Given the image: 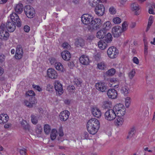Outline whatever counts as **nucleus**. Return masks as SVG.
<instances>
[{"label": "nucleus", "mask_w": 155, "mask_h": 155, "mask_svg": "<svg viewBox=\"0 0 155 155\" xmlns=\"http://www.w3.org/2000/svg\"><path fill=\"white\" fill-rule=\"evenodd\" d=\"M122 117L116 115V119L115 121L118 125H121L123 123L124 119Z\"/></svg>", "instance_id": "27"}, {"label": "nucleus", "mask_w": 155, "mask_h": 155, "mask_svg": "<svg viewBox=\"0 0 155 155\" xmlns=\"http://www.w3.org/2000/svg\"><path fill=\"white\" fill-rule=\"evenodd\" d=\"M128 24L126 21H124L122 24V28H121L122 31H126L127 29Z\"/></svg>", "instance_id": "41"}, {"label": "nucleus", "mask_w": 155, "mask_h": 155, "mask_svg": "<svg viewBox=\"0 0 155 155\" xmlns=\"http://www.w3.org/2000/svg\"><path fill=\"white\" fill-rule=\"evenodd\" d=\"M57 134L58 132L55 129L52 130L50 134V137L51 140H54L56 138Z\"/></svg>", "instance_id": "36"}, {"label": "nucleus", "mask_w": 155, "mask_h": 155, "mask_svg": "<svg viewBox=\"0 0 155 155\" xmlns=\"http://www.w3.org/2000/svg\"><path fill=\"white\" fill-rule=\"evenodd\" d=\"M113 21L114 23L118 24L121 23V20L119 17H116L113 18Z\"/></svg>", "instance_id": "44"}, {"label": "nucleus", "mask_w": 155, "mask_h": 155, "mask_svg": "<svg viewBox=\"0 0 155 155\" xmlns=\"http://www.w3.org/2000/svg\"><path fill=\"white\" fill-rule=\"evenodd\" d=\"M130 97H127L125 101V106L126 107H128L130 105Z\"/></svg>", "instance_id": "46"}, {"label": "nucleus", "mask_w": 155, "mask_h": 155, "mask_svg": "<svg viewBox=\"0 0 155 155\" xmlns=\"http://www.w3.org/2000/svg\"><path fill=\"white\" fill-rule=\"evenodd\" d=\"M23 8V6L22 4L21 3H18L16 5L15 7V11L18 14H20L22 12Z\"/></svg>", "instance_id": "24"}, {"label": "nucleus", "mask_w": 155, "mask_h": 155, "mask_svg": "<svg viewBox=\"0 0 155 155\" xmlns=\"http://www.w3.org/2000/svg\"><path fill=\"white\" fill-rule=\"evenodd\" d=\"M75 45L78 47H82L84 45V40L81 38H79L76 40L75 42Z\"/></svg>", "instance_id": "26"}, {"label": "nucleus", "mask_w": 155, "mask_h": 155, "mask_svg": "<svg viewBox=\"0 0 155 155\" xmlns=\"http://www.w3.org/2000/svg\"><path fill=\"white\" fill-rule=\"evenodd\" d=\"M50 62L51 64H54L55 65V64L56 63H57L56 60L54 58H51L49 59Z\"/></svg>", "instance_id": "50"}, {"label": "nucleus", "mask_w": 155, "mask_h": 155, "mask_svg": "<svg viewBox=\"0 0 155 155\" xmlns=\"http://www.w3.org/2000/svg\"><path fill=\"white\" fill-rule=\"evenodd\" d=\"M44 130L46 134H49L51 131V128L49 125L48 124L45 125L44 127Z\"/></svg>", "instance_id": "39"}, {"label": "nucleus", "mask_w": 155, "mask_h": 155, "mask_svg": "<svg viewBox=\"0 0 155 155\" xmlns=\"http://www.w3.org/2000/svg\"><path fill=\"white\" fill-rule=\"evenodd\" d=\"M131 10L133 11H135V13L136 15L139 14V10L140 8L139 5L136 3H134L131 4Z\"/></svg>", "instance_id": "25"}, {"label": "nucleus", "mask_w": 155, "mask_h": 155, "mask_svg": "<svg viewBox=\"0 0 155 155\" xmlns=\"http://www.w3.org/2000/svg\"><path fill=\"white\" fill-rule=\"evenodd\" d=\"M68 66L70 68H72L74 65V63L73 62H69L68 64Z\"/></svg>", "instance_id": "61"}, {"label": "nucleus", "mask_w": 155, "mask_h": 155, "mask_svg": "<svg viewBox=\"0 0 155 155\" xmlns=\"http://www.w3.org/2000/svg\"><path fill=\"white\" fill-rule=\"evenodd\" d=\"M54 66L57 70L61 72L64 71L63 65L61 63L57 62V63H55Z\"/></svg>", "instance_id": "33"}, {"label": "nucleus", "mask_w": 155, "mask_h": 155, "mask_svg": "<svg viewBox=\"0 0 155 155\" xmlns=\"http://www.w3.org/2000/svg\"><path fill=\"white\" fill-rule=\"evenodd\" d=\"M5 57L2 54H0V62H2L5 59Z\"/></svg>", "instance_id": "58"}, {"label": "nucleus", "mask_w": 155, "mask_h": 155, "mask_svg": "<svg viewBox=\"0 0 155 155\" xmlns=\"http://www.w3.org/2000/svg\"><path fill=\"white\" fill-rule=\"evenodd\" d=\"M87 127L88 132L91 134H95L98 131L99 128L92 127L87 125Z\"/></svg>", "instance_id": "22"}, {"label": "nucleus", "mask_w": 155, "mask_h": 155, "mask_svg": "<svg viewBox=\"0 0 155 155\" xmlns=\"http://www.w3.org/2000/svg\"><path fill=\"white\" fill-rule=\"evenodd\" d=\"M24 29L25 32H28L30 30V28L28 25H26L24 26Z\"/></svg>", "instance_id": "56"}, {"label": "nucleus", "mask_w": 155, "mask_h": 155, "mask_svg": "<svg viewBox=\"0 0 155 155\" xmlns=\"http://www.w3.org/2000/svg\"><path fill=\"white\" fill-rule=\"evenodd\" d=\"M62 47L64 48L68 49L70 48V45L67 42H64L62 44Z\"/></svg>", "instance_id": "54"}, {"label": "nucleus", "mask_w": 155, "mask_h": 155, "mask_svg": "<svg viewBox=\"0 0 155 155\" xmlns=\"http://www.w3.org/2000/svg\"><path fill=\"white\" fill-rule=\"evenodd\" d=\"M83 135L85 139H87L88 138L89 134L87 132H85Z\"/></svg>", "instance_id": "62"}, {"label": "nucleus", "mask_w": 155, "mask_h": 155, "mask_svg": "<svg viewBox=\"0 0 155 155\" xmlns=\"http://www.w3.org/2000/svg\"><path fill=\"white\" fill-rule=\"evenodd\" d=\"M98 45L99 47L102 50L105 49L107 46V44L102 41H100L98 42Z\"/></svg>", "instance_id": "35"}, {"label": "nucleus", "mask_w": 155, "mask_h": 155, "mask_svg": "<svg viewBox=\"0 0 155 155\" xmlns=\"http://www.w3.org/2000/svg\"><path fill=\"white\" fill-rule=\"evenodd\" d=\"M70 112L67 110L61 112L59 115L60 120L62 121H65L68 118Z\"/></svg>", "instance_id": "13"}, {"label": "nucleus", "mask_w": 155, "mask_h": 155, "mask_svg": "<svg viewBox=\"0 0 155 155\" xmlns=\"http://www.w3.org/2000/svg\"><path fill=\"white\" fill-rule=\"evenodd\" d=\"M122 32L123 31L121 28L119 26H115L112 29V32L114 36L115 37H119Z\"/></svg>", "instance_id": "12"}, {"label": "nucleus", "mask_w": 155, "mask_h": 155, "mask_svg": "<svg viewBox=\"0 0 155 155\" xmlns=\"http://www.w3.org/2000/svg\"><path fill=\"white\" fill-rule=\"evenodd\" d=\"M93 115L95 117L99 118L101 116V112L100 109L97 108H93L92 110Z\"/></svg>", "instance_id": "23"}, {"label": "nucleus", "mask_w": 155, "mask_h": 155, "mask_svg": "<svg viewBox=\"0 0 155 155\" xmlns=\"http://www.w3.org/2000/svg\"><path fill=\"white\" fill-rule=\"evenodd\" d=\"M15 24L13 22L8 21L6 23V26L8 30L10 32L14 31L16 28Z\"/></svg>", "instance_id": "14"}, {"label": "nucleus", "mask_w": 155, "mask_h": 155, "mask_svg": "<svg viewBox=\"0 0 155 155\" xmlns=\"http://www.w3.org/2000/svg\"><path fill=\"white\" fill-rule=\"evenodd\" d=\"M9 117L6 114H2L0 115V124H3L6 123L8 120Z\"/></svg>", "instance_id": "21"}, {"label": "nucleus", "mask_w": 155, "mask_h": 155, "mask_svg": "<svg viewBox=\"0 0 155 155\" xmlns=\"http://www.w3.org/2000/svg\"><path fill=\"white\" fill-rule=\"evenodd\" d=\"M93 19L92 15L87 14H83L81 17V21L84 24L89 25L87 26V28L91 31L99 28L101 25V20L100 19Z\"/></svg>", "instance_id": "1"}, {"label": "nucleus", "mask_w": 155, "mask_h": 155, "mask_svg": "<svg viewBox=\"0 0 155 155\" xmlns=\"http://www.w3.org/2000/svg\"><path fill=\"white\" fill-rule=\"evenodd\" d=\"M104 40L107 43H110L112 40V37L110 33H108L104 36Z\"/></svg>", "instance_id": "31"}, {"label": "nucleus", "mask_w": 155, "mask_h": 155, "mask_svg": "<svg viewBox=\"0 0 155 155\" xmlns=\"http://www.w3.org/2000/svg\"><path fill=\"white\" fill-rule=\"evenodd\" d=\"M98 68L101 70H104L107 68V65L104 62H102L98 63L97 64Z\"/></svg>", "instance_id": "34"}, {"label": "nucleus", "mask_w": 155, "mask_h": 155, "mask_svg": "<svg viewBox=\"0 0 155 155\" xmlns=\"http://www.w3.org/2000/svg\"><path fill=\"white\" fill-rule=\"evenodd\" d=\"M61 56L64 60L68 61L71 58V55L70 52L67 51H63L61 53Z\"/></svg>", "instance_id": "20"}, {"label": "nucleus", "mask_w": 155, "mask_h": 155, "mask_svg": "<svg viewBox=\"0 0 155 155\" xmlns=\"http://www.w3.org/2000/svg\"><path fill=\"white\" fill-rule=\"evenodd\" d=\"M9 36V33L6 31H0V39L2 40L5 41L7 40Z\"/></svg>", "instance_id": "18"}, {"label": "nucleus", "mask_w": 155, "mask_h": 155, "mask_svg": "<svg viewBox=\"0 0 155 155\" xmlns=\"http://www.w3.org/2000/svg\"><path fill=\"white\" fill-rule=\"evenodd\" d=\"M129 89L127 86H125L124 87H122L121 89V91L124 95H126L128 94L129 93Z\"/></svg>", "instance_id": "38"}, {"label": "nucleus", "mask_w": 155, "mask_h": 155, "mask_svg": "<svg viewBox=\"0 0 155 155\" xmlns=\"http://www.w3.org/2000/svg\"><path fill=\"white\" fill-rule=\"evenodd\" d=\"M95 87L99 91L104 92L106 90L107 88L104 82H100L96 84Z\"/></svg>", "instance_id": "15"}, {"label": "nucleus", "mask_w": 155, "mask_h": 155, "mask_svg": "<svg viewBox=\"0 0 155 155\" xmlns=\"http://www.w3.org/2000/svg\"><path fill=\"white\" fill-rule=\"evenodd\" d=\"M52 86L51 85L48 84L46 87V90L49 92H51L52 91Z\"/></svg>", "instance_id": "55"}, {"label": "nucleus", "mask_w": 155, "mask_h": 155, "mask_svg": "<svg viewBox=\"0 0 155 155\" xmlns=\"http://www.w3.org/2000/svg\"><path fill=\"white\" fill-rule=\"evenodd\" d=\"M109 11L110 13L112 15L115 14L116 12V9L113 6L110 8L109 9Z\"/></svg>", "instance_id": "47"}, {"label": "nucleus", "mask_w": 155, "mask_h": 155, "mask_svg": "<svg viewBox=\"0 0 155 155\" xmlns=\"http://www.w3.org/2000/svg\"><path fill=\"white\" fill-rule=\"evenodd\" d=\"M106 35L105 30H100L97 32L96 34L97 37L99 39L103 38Z\"/></svg>", "instance_id": "28"}, {"label": "nucleus", "mask_w": 155, "mask_h": 155, "mask_svg": "<svg viewBox=\"0 0 155 155\" xmlns=\"http://www.w3.org/2000/svg\"><path fill=\"white\" fill-rule=\"evenodd\" d=\"M111 23L109 21H107L105 22L104 25V28L106 30L109 29L111 27Z\"/></svg>", "instance_id": "45"}, {"label": "nucleus", "mask_w": 155, "mask_h": 155, "mask_svg": "<svg viewBox=\"0 0 155 155\" xmlns=\"http://www.w3.org/2000/svg\"><path fill=\"white\" fill-rule=\"evenodd\" d=\"M55 89L59 95L62 94L63 92V87L62 84L58 81H56L54 83Z\"/></svg>", "instance_id": "9"}, {"label": "nucleus", "mask_w": 155, "mask_h": 155, "mask_svg": "<svg viewBox=\"0 0 155 155\" xmlns=\"http://www.w3.org/2000/svg\"><path fill=\"white\" fill-rule=\"evenodd\" d=\"M58 134L59 136L61 137H62L64 135L63 131L61 130H59Z\"/></svg>", "instance_id": "64"}, {"label": "nucleus", "mask_w": 155, "mask_h": 155, "mask_svg": "<svg viewBox=\"0 0 155 155\" xmlns=\"http://www.w3.org/2000/svg\"><path fill=\"white\" fill-rule=\"evenodd\" d=\"M95 9L96 14L99 16H102L104 15L105 12V8L103 4H98Z\"/></svg>", "instance_id": "7"}, {"label": "nucleus", "mask_w": 155, "mask_h": 155, "mask_svg": "<svg viewBox=\"0 0 155 155\" xmlns=\"http://www.w3.org/2000/svg\"><path fill=\"white\" fill-rule=\"evenodd\" d=\"M107 54L110 58H115L118 54V51L116 47L113 46L111 47L108 49Z\"/></svg>", "instance_id": "6"}, {"label": "nucleus", "mask_w": 155, "mask_h": 155, "mask_svg": "<svg viewBox=\"0 0 155 155\" xmlns=\"http://www.w3.org/2000/svg\"><path fill=\"white\" fill-rule=\"evenodd\" d=\"M74 82V84L76 85L77 86L80 87L81 86L82 81L81 80L78 79H75Z\"/></svg>", "instance_id": "42"}, {"label": "nucleus", "mask_w": 155, "mask_h": 155, "mask_svg": "<svg viewBox=\"0 0 155 155\" xmlns=\"http://www.w3.org/2000/svg\"><path fill=\"white\" fill-rule=\"evenodd\" d=\"M87 125L99 128L100 122L97 119L92 118L88 121Z\"/></svg>", "instance_id": "11"}, {"label": "nucleus", "mask_w": 155, "mask_h": 155, "mask_svg": "<svg viewBox=\"0 0 155 155\" xmlns=\"http://www.w3.org/2000/svg\"><path fill=\"white\" fill-rule=\"evenodd\" d=\"M108 97L111 99L116 98L117 96V93L114 89H110L108 90L107 92Z\"/></svg>", "instance_id": "17"}, {"label": "nucleus", "mask_w": 155, "mask_h": 155, "mask_svg": "<svg viewBox=\"0 0 155 155\" xmlns=\"http://www.w3.org/2000/svg\"><path fill=\"white\" fill-rule=\"evenodd\" d=\"M21 125L22 127L25 130H29V125L28 124H23V123L21 124Z\"/></svg>", "instance_id": "49"}, {"label": "nucleus", "mask_w": 155, "mask_h": 155, "mask_svg": "<svg viewBox=\"0 0 155 155\" xmlns=\"http://www.w3.org/2000/svg\"><path fill=\"white\" fill-rule=\"evenodd\" d=\"M26 150L25 148L21 149L20 150V153L22 155H26Z\"/></svg>", "instance_id": "53"}, {"label": "nucleus", "mask_w": 155, "mask_h": 155, "mask_svg": "<svg viewBox=\"0 0 155 155\" xmlns=\"http://www.w3.org/2000/svg\"><path fill=\"white\" fill-rule=\"evenodd\" d=\"M114 81V84H115V83L116 84L117 82V84H114V85H113V87H114V89H116L118 87L119 85L118 82H117V81Z\"/></svg>", "instance_id": "60"}, {"label": "nucleus", "mask_w": 155, "mask_h": 155, "mask_svg": "<svg viewBox=\"0 0 155 155\" xmlns=\"http://www.w3.org/2000/svg\"><path fill=\"white\" fill-rule=\"evenodd\" d=\"M33 87L39 91H41L42 90V88L38 85H33Z\"/></svg>", "instance_id": "52"}, {"label": "nucleus", "mask_w": 155, "mask_h": 155, "mask_svg": "<svg viewBox=\"0 0 155 155\" xmlns=\"http://www.w3.org/2000/svg\"><path fill=\"white\" fill-rule=\"evenodd\" d=\"M48 76L52 79H56L58 76V74L56 71L52 68H49L47 71Z\"/></svg>", "instance_id": "10"}, {"label": "nucleus", "mask_w": 155, "mask_h": 155, "mask_svg": "<svg viewBox=\"0 0 155 155\" xmlns=\"http://www.w3.org/2000/svg\"><path fill=\"white\" fill-rule=\"evenodd\" d=\"M31 120L32 123L34 124H36L38 122V117L36 114H32L31 116Z\"/></svg>", "instance_id": "29"}, {"label": "nucleus", "mask_w": 155, "mask_h": 155, "mask_svg": "<svg viewBox=\"0 0 155 155\" xmlns=\"http://www.w3.org/2000/svg\"><path fill=\"white\" fill-rule=\"evenodd\" d=\"M26 96H29L32 97L35 95V94L33 91H29L26 92Z\"/></svg>", "instance_id": "48"}, {"label": "nucleus", "mask_w": 155, "mask_h": 155, "mask_svg": "<svg viewBox=\"0 0 155 155\" xmlns=\"http://www.w3.org/2000/svg\"><path fill=\"white\" fill-rule=\"evenodd\" d=\"M23 51L22 48L20 46L17 47L15 57L16 59H21L23 56Z\"/></svg>", "instance_id": "16"}, {"label": "nucleus", "mask_w": 155, "mask_h": 155, "mask_svg": "<svg viewBox=\"0 0 155 155\" xmlns=\"http://www.w3.org/2000/svg\"><path fill=\"white\" fill-rule=\"evenodd\" d=\"M24 11L25 14L28 18H33L35 16V12L34 9L30 5L25 6Z\"/></svg>", "instance_id": "4"}, {"label": "nucleus", "mask_w": 155, "mask_h": 155, "mask_svg": "<svg viewBox=\"0 0 155 155\" xmlns=\"http://www.w3.org/2000/svg\"><path fill=\"white\" fill-rule=\"evenodd\" d=\"M133 61L136 64H138L139 63V60L137 57H134L133 59Z\"/></svg>", "instance_id": "57"}, {"label": "nucleus", "mask_w": 155, "mask_h": 155, "mask_svg": "<svg viewBox=\"0 0 155 155\" xmlns=\"http://www.w3.org/2000/svg\"><path fill=\"white\" fill-rule=\"evenodd\" d=\"M135 71L134 69H132L128 74V76L129 78L132 79L135 74Z\"/></svg>", "instance_id": "43"}, {"label": "nucleus", "mask_w": 155, "mask_h": 155, "mask_svg": "<svg viewBox=\"0 0 155 155\" xmlns=\"http://www.w3.org/2000/svg\"><path fill=\"white\" fill-rule=\"evenodd\" d=\"M94 37L92 35H90L87 37V40L89 42H90L94 39Z\"/></svg>", "instance_id": "59"}, {"label": "nucleus", "mask_w": 155, "mask_h": 155, "mask_svg": "<svg viewBox=\"0 0 155 155\" xmlns=\"http://www.w3.org/2000/svg\"><path fill=\"white\" fill-rule=\"evenodd\" d=\"M9 17L11 21L14 22L18 27L21 26V23L18 15L15 12H12L10 14Z\"/></svg>", "instance_id": "5"}, {"label": "nucleus", "mask_w": 155, "mask_h": 155, "mask_svg": "<svg viewBox=\"0 0 155 155\" xmlns=\"http://www.w3.org/2000/svg\"><path fill=\"white\" fill-rule=\"evenodd\" d=\"M115 72V70L114 68H112L109 70L107 72V74L109 76H112L114 74Z\"/></svg>", "instance_id": "40"}, {"label": "nucleus", "mask_w": 155, "mask_h": 155, "mask_svg": "<svg viewBox=\"0 0 155 155\" xmlns=\"http://www.w3.org/2000/svg\"><path fill=\"white\" fill-rule=\"evenodd\" d=\"M112 106L111 103L109 101H106L103 102L102 107L104 109H108Z\"/></svg>", "instance_id": "30"}, {"label": "nucleus", "mask_w": 155, "mask_h": 155, "mask_svg": "<svg viewBox=\"0 0 155 155\" xmlns=\"http://www.w3.org/2000/svg\"><path fill=\"white\" fill-rule=\"evenodd\" d=\"M116 114L119 116H123L126 113V109L124 105L121 104H116L113 107Z\"/></svg>", "instance_id": "2"}, {"label": "nucleus", "mask_w": 155, "mask_h": 155, "mask_svg": "<svg viewBox=\"0 0 155 155\" xmlns=\"http://www.w3.org/2000/svg\"><path fill=\"white\" fill-rule=\"evenodd\" d=\"M135 133V129L134 127H133L131 128L130 131L129 132L128 136L127 137V138H131L134 134Z\"/></svg>", "instance_id": "37"}, {"label": "nucleus", "mask_w": 155, "mask_h": 155, "mask_svg": "<svg viewBox=\"0 0 155 155\" xmlns=\"http://www.w3.org/2000/svg\"><path fill=\"white\" fill-rule=\"evenodd\" d=\"M79 61L83 65H87L90 62L88 57L86 55H82L79 58Z\"/></svg>", "instance_id": "19"}, {"label": "nucleus", "mask_w": 155, "mask_h": 155, "mask_svg": "<svg viewBox=\"0 0 155 155\" xmlns=\"http://www.w3.org/2000/svg\"><path fill=\"white\" fill-rule=\"evenodd\" d=\"M6 25H5L4 24H2L0 26V28L1 30H3V31H5L4 30L5 27Z\"/></svg>", "instance_id": "63"}, {"label": "nucleus", "mask_w": 155, "mask_h": 155, "mask_svg": "<svg viewBox=\"0 0 155 155\" xmlns=\"http://www.w3.org/2000/svg\"><path fill=\"white\" fill-rule=\"evenodd\" d=\"M153 17L152 16H150L149 18V21L148 24L151 25L152 24L153 22Z\"/></svg>", "instance_id": "51"}, {"label": "nucleus", "mask_w": 155, "mask_h": 155, "mask_svg": "<svg viewBox=\"0 0 155 155\" xmlns=\"http://www.w3.org/2000/svg\"><path fill=\"white\" fill-rule=\"evenodd\" d=\"M100 2V0H89V2L91 6L94 7L99 4Z\"/></svg>", "instance_id": "32"}, {"label": "nucleus", "mask_w": 155, "mask_h": 155, "mask_svg": "<svg viewBox=\"0 0 155 155\" xmlns=\"http://www.w3.org/2000/svg\"><path fill=\"white\" fill-rule=\"evenodd\" d=\"M24 103L25 105L28 107L32 108L37 103V101L35 97H30L29 101L25 100L24 101Z\"/></svg>", "instance_id": "8"}, {"label": "nucleus", "mask_w": 155, "mask_h": 155, "mask_svg": "<svg viewBox=\"0 0 155 155\" xmlns=\"http://www.w3.org/2000/svg\"><path fill=\"white\" fill-rule=\"evenodd\" d=\"M117 114L114 110L113 109L107 110L104 114V117L105 119L109 121L114 120L116 117Z\"/></svg>", "instance_id": "3"}]
</instances>
